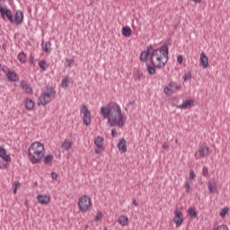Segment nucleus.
I'll return each instance as SVG.
<instances>
[{"label": "nucleus", "instance_id": "ea45409f", "mask_svg": "<svg viewBox=\"0 0 230 230\" xmlns=\"http://www.w3.org/2000/svg\"><path fill=\"white\" fill-rule=\"evenodd\" d=\"M183 80L184 82H188L189 80H191V72L184 74Z\"/></svg>", "mask_w": 230, "mask_h": 230}, {"label": "nucleus", "instance_id": "7ed1b4c3", "mask_svg": "<svg viewBox=\"0 0 230 230\" xmlns=\"http://www.w3.org/2000/svg\"><path fill=\"white\" fill-rule=\"evenodd\" d=\"M29 161L32 164H39L44 157V144L40 142L32 143L28 149Z\"/></svg>", "mask_w": 230, "mask_h": 230}, {"label": "nucleus", "instance_id": "0eeeda50", "mask_svg": "<svg viewBox=\"0 0 230 230\" xmlns=\"http://www.w3.org/2000/svg\"><path fill=\"white\" fill-rule=\"evenodd\" d=\"M80 112L83 114V124L85 127H89L91 125V111L89 108L85 106V104L81 105Z\"/></svg>", "mask_w": 230, "mask_h": 230}, {"label": "nucleus", "instance_id": "a18cd8bd", "mask_svg": "<svg viewBox=\"0 0 230 230\" xmlns=\"http://www.w3.org/2000/svg\"><path fill=\"white\" fill-rule=\"evenodd\" d=\"M29 63L33 66V64H35V58L33 57V55L30 56V59H29Z\"/></svg>", "mask_w": 230, "mask_h": 230}, {"label": "nucleus", "instance_id": "72a5a7b5", "mask_svg": "<svg viewBox=\"0 0 230 230\" xmlns=\"http://www.w3.org/2000/svg\"><path fill=\"white\" fill-rule=\"evenodd\" d=\"M227 211H229V208L225 207L221 209V211L219 212V216H221L222 218H224L226 217V215L227 214Z\"/></svg>", "mask_w": 230, "mask_h": 230}, {"label": "nucleus", "instance_id": "aec40b11", "mask_svg": "<svg viewBox=\"0 0 230 230\" xmlns=\"http://www.w3.org/2000/svg\"><path fill=\"white\" fill-rule=\"evenodd\" d=\"M174 84L173 82H171L167 86L164 88V94H171L175 93V89L173 87Z\"/></svg>", "mask_w": 230, "mask_h": 230}, {"label": "nucleus", "instance_id": "8fccbe9b", "mask_svg": "<svg viewBox=\"0 0 230 230\" xmlns=\"http://www.w3.org/2000/svg\"><path fill=\"white\" fill-rule=\"evenodd\" d=\"M0 71H3V73H5V75H6V73H8L6 71V66H0Z\"/></svg>", "mask_w": 230, "mask_h": 230}, {"label": "nucleus", "instance_id": "4c0bfd02", "mask_svg": "<svg viewBox=\"0 0 230 230\" xmlns=\"http://www.w3.org/2000/svg\"><path fill=\"white\" fill-rule=\"evenodd\" d=\"M195 179H197V174H195V172H193L192 170L190 171L189 180L195 181Z\"/></svg>", "mask_w": 230, "mask_h": 230}, {"label": "nucleus", "instance_id": "4468645a", "mask_svg": "<svg viewBox=\"0 0 230 230\" xmlns=\"http://www.w3.org/2000/svg\"><path fill=\"white\" fill-rule=\"evenodd\" d=\"M20 86L27 94H33V89L30 86L28 82L24 80L21 81Z\"/></svg>", "mask_w": 230, "mask_h": 230}, {"label": "nucleus", "instance_id": "f3484780", "mask_svg": "<svg viewBox=\"0 0 230 230\" xmlns=\"http://www.w3.org/2000/svg\"><path fill=\"white\" fill-rule=\"evenodd\" d=\"M6 76L9 82H17L19 80V75H17V74L12 70H9L6 73Z\"/></svg>", "mask_w": 230, "mask_h": 230}, {"label": "nucleus", "instance_id": "603ef678", "mask_svg": "<svg viewBox=\"0 0 230 230\" xmlns=\"http://www.w3.org/2000/svg\"><path fill=\"white\" fill-rule=\"evenodd\" d=\"M192 1H194V3H198V4L202 3V0H192Z\"/></svg>", "mask_w": 230, "mask_h": 230}, {"label": "nucleus", "instance_id": "473e14b6", "mask_svg": "<svg viewBox=\"0 0 230 230\" xmlns=\"http://www.w3.org/2000/svg\"><path fill=\"white\" fill-rule=\"evenodd\" d=\"M134 78L135 80H141V78H143V72H141V70H137Z\"/></svg>", "mask_w": 230, "mask_h": 230}, {"label": "nucleus", "instance_id": "c9c22d12", "mask_svg": "<svg viewBox=\"0 0 230 230\" xmlns=\"http://www.w3.org/2000/svg\"><path fill=\"white\" fill-rule=\"evenodd\" d=\"M73 64H75V59L66 58L65 61L66 67H71V66H73Z\"/></svg>", "mask_w": 230, "mask_h": 230}, {"label": "nucleus", "instance_id": "7c9ffc66", "mask_svg": "<svg viewBox=\"0 0 230 230\" xmlns=\"http://www.w3.org/2000/svg\"><path fill=\"white\" fill-rule=\"evenodd\" d=\"M53 161V155H48L43 158L44 164H49Z\"/></svg>", "mask_w": 230, "mask_h": 230}, {"label": "nucleus", "instance_id": "393cba45", "mask_svg": "<svg viewBox=\"0 0 230 230\" xmlns=\"http://www.w3.org/2000/svg\"><path fill=\"white\" fill-rule=\"evenodd\" d=\"M121 33L123 37H130V35H132V29L128 26H125L122 28Z\"/></svg>", "mask_w": 230, "mask_h": 230}, {"label": "nucleus", "instance_id": "e433bc0d", "mask_svg": "<svg viewBox=\"0 0 230 230\" xmlns=\"http://www.w3.org/2000/svg\"><path fill=\"white\" fill-rule=\"evenodd\" d=\"M202 175L203 177H208L209 175V170L208 169V166L204 165L202 168Z\"/></svg>", "mask_w": 230, "mask_h": 230}, {"label": "nucleus", "instance_id": "412c9836", "mask_svg": "<svg viewBox=\"0 0 230 230\" xmlns=\"http://www.w3.org/2000/svg\"><path fill=\"white\" fill-rule=\"evenodd\" d=\"M118 148L119 152H123L124 154L127 152V140H125V138L120 139L118 144Z\"/></svg>", "mask_w": 230, "mask_h": 230}, {"label": "nucleus", "instance_id": "2eb2a0df", "mask_svg": "<svg viewBox=\"0 0 230 230\" xmlns=\"http://www.w3.org/2000/svg\"><path fill=\"white\" fill-rule=\"evenodd\" d=\"M150 51H154V47L152 45L147 47L146 51H143L140 54V61L141 62H146V60H148V56L150 55Z\"/></svg>", "mask_w": 230, "mask_h": 230}, {"label": "nucleus", "instance_id": "423d86ee", "mask_svg": "<svg viewBox=\"0 0 230 230\" xmlns=\"http://www.w3.org/2000/svg\"><path fill=\"white\" fill-rule=\"evenodd\" d=\"M8 163H12V157L6 153V149L0 146V170H6Z\"/></svg>", "mask_w": 230, "mask_h": 230}, {"label": "nucleus", "instance_id": "864d4df0", "mask_svg": "<svg viewBox=\"0 0 230 230\" xmlns=\"http://www.w3.org/2000/svg\"><path fill=\"white\" fill-rule=\"evenodd\" d=\"M13 193H14V194L17 193V187H14V188H13Z\"/></svg>", "mask_w": 230, "mask_h": 230}, {"label": "nucleus", "instance_id": "3c124183", "mask_svg": "<svg viewBox=\"0 0 230 230\" xmlns=\"http://www.w3.org/2000/svg\"><path fill=\"white\" fill-rule=\"evenodd\" d=\"M169 147H170V146H168V144H166V143L163 144V148H164V150H168Z\"/></svg>", "mask_w": 230, "mask_h": 230}, {"label": "nucleus", "instance_id": "b1692460", "mask_svg": "<svg viewBox=\"0 0 230 230\" xmlns=\"http://www.w3.org/2000/svg\"><path fill=\"white\" fill-rule=\"evenodd\" d=\"M118 223L122 226V227H125L128 226V217L127 216H120L118 218Z\"/></svg>", "mask_w": 230, "mask_h": 230}, {"label": "nucleus", "instance_id": "09e8293b", "mask_svg": "<svg viewBox=\"0 0 230 230\" xmlns=\"http://www.w3.org/2000/svg\"><path fill=\"white\" fill-rule=\"evenodd\" d=\"M132 204L136 207L139 206V202L136 199H132Z\"/></svg>", "mask_w": 230, "mask_h": 230}, {"label": "nucleus", "instance_id": "4be33fe9", "mask_svg": "<svg viewBox=\"0 0 230 230\" xmlns=\"http://www.w3.org/2000/svg\"><path fill=\"white\" fill-rule=\"evenodd\" d=\"M41 48L45 53H51V41H47V42L42 41Z\"/></svg>", "mask_w": 230, "mask_h": 230}, {"label": "nucleus", "instance_id": "1a4fd4ad", "mask_svg": "<svg viewBox=\"0 0 230 230\" xmlns=\"http://www.w3.org/2000/svg\"><path fill=\"white\" fill-rule=\"evenodd\" d=\"M0 13H1V17L2 19H4V21H9V22H11L13 24V14L12 13V10L6 8V7H3L0 6Z\"/></svg>", "mask_w": 230, "mask_h": 230}, {"label": "nucleus", "instance_id": "bb28decb", "mask_svg": "<svg viewBox=\"0 0 230 230\" xmlns=\"http://www.w3.org/2000/svg\"><path fill=\"white\" fill-rule=\"evenodd\" d=\"M180 102L181 99L177 96L172 97L171 100L172 105H173V107H176L177 109H179V107L181 106V104H179Z\"/></svg>", "mask_w": 230, "mask_h": 230}, {"label": "nucleus", "instance_id": "f257e3e1", "mask_svg": "<svg viewBox=\"0 0 230 230\" xmlns=\"http://www.w3.org/2000/svg\"><path fill=\"white\" fill-rule=\"evenodd\" d=\"M100 114L102 118L107 119L111 127L123 128L127 123V116L121 112V107L119 104H108L102 106Z\"/></svg>", "mask_w": 230, "mask_h": 230}, {"label": "nucleus", "instance_id": "6e6552de", "mask_svg": "<svg viewBox=\"0 0 230 230\" xmlns=\"http://www.w3.org/2000/svg\"><path fill=\"white\" fill-rule=\"evenodd\" d=\"M209 155V147L206 144L199 146V150L195 153V159H203V157H208Z\"/></svg>", "mask_w": 230, "mask_h": 230}, {"label": "nucleus", "instance_id": "f704fd0d", "mask_svg": "<svg viewBox=\"0 0 230 230\" xmlns=\"http://www.w3.org/2000/svg\"><path fill=\"white\" fill-rule=\"evenodd\" d=\"M39 66L40 67V69H42V71H46V68L48 67V66L46 65V60H40L39 62Z\"/></svg>", "mask_w": 230, "mask_h": 230}, {"label": "nucleus", "instance_id": "4d7b16f0", "mask_svg": "<svg viewBox=\"0 0 230 230\" xmlns=\"http://www.w3.org/2000/svg\"><path fill=\"white\" fill-rule=\"evenodd\" d=\"M9 1H13V0H9Z\"/></svg>", "mask_w": 230, "mask_h": 230}, {"label": "nucleus", "instance_id": "2f4dec72", "mask_svg": "<svg viewBox=\"0 0 230 230\" xmlns=\"http://www.w3.org/2000/svg\"><path fill=\"white\" fill-rule=\"evenodd\" d=\"M188 215H189V217L197 218V211H195V208H189Z\"/></svg>", "mask_w": 230, "mask_h": 230}, {"label": "nucleus", "instance_id": "20e7f679", "mask_svg": "<svg viewBox=\"0 0 230 230\" xmlns=\"http://www.w3.org/2000/svg\"><path fill=\"white\" fill-rule=\"evenodd\" d=\"M57 92L53 87H48L47 92H42L39 97L38 105H48L51 102V96H54Z\"/></svg>", "mask_w": 230, "mask_h": 230}, {"label": "nucleus", "instance_id": "a211bd4d", "mask_svg": "<svg viewBox=\"0 0 230 230\" xmlns=\"http://www.w3.org/2000/svg\"><path fill=\"white\" fill-rule=\"evenodd\" d=\"M23 103L25 105V109L27 111H31L32 109H34L35 107V102H33V100L30 99V98H26L23 101Z\"/></svg>", "mask_w": 230, "mask_h": 230}, {"label": "nucleus", "instance_id": "de8ad7c7", "mask_svg": "<svg viewBox=\"0 0 230 230\" xmlns=\"http://www.w3.org/2000/svg\"><path fill=\"white\" fill-rule=\"evenodd\" d=\"M177 62H178L179 64H182V55H179V56L177 57Z\"/></svg>", "mask_w": 230, "mask_h": 230}, {"label": "nucleus", "instance_id": "39448f33", "mask_svg": "<svg viewBox=\"0 0 230 230\" xmlns=\"http://www.w3.org/2000/svg\"><path fill=\"white\" fill-rule=\"evenodd\" d=\"M77 206L82 213H87L93 208V201L88 196H82L78 199Z\"/></svg>", "mask_w": 230, "mask_h": 230}, {"label": "nucleus", "instance_id": "ddd939ff", "mask_svg": "<svg viewBox=\"0 0 230 230\" xmlns=\"http://www.w3.org/2000/svg\"><path fill=\"white\" fill-rule=\"evenodd\" d=\"M37 200L40 204H43V206H48L51 202V198L48 195L39 194L37 196Z\"/></svg>", "mask_w": 230, "mask_h": 230}, {"label": "nucleus", "instance_id": "6ab92c4d", "mask_svg": "<svg viewBox=\"0 0 230 230\" xmlns=\"http://www.w3.org/2000/svg\"><path fill=\"white\" fill-rule=\"evenodd\" d=\"M208 56H206V54H204V52H202L200 54V58H199V62L201 64V66L206 69V67H208V66H209V62H208Z\"/></svg>", "mask_w": 230, "mask_h": 230}, {"label": "nucleus", "instance_id": "a19ab883", "mask_svg": "<svg viewBox=\"0 0 230 230\" xmlns=\"http://www.w3.org/2000/svg\"><path fill=\"white\" fill-rule=\"evenodd\" d=\"M102 212H97L96 216H95V218H94V221L95 222H100V220H102Z\"/></svg>", "mask_w": 230, "mask_h": 230}, {"label": "nucleus", "instance_id": "c85d7f7f", "mask_svg": "<svg viewBox=\"0 0 230 230\" xmlns=\"http://www.w3.org/2000/svg\"><path fill=\"white\" fill-rule=\"evenodd\" d=\"M69 84V76H66L61 81L62 89H67V85Z\"/></svg>", "mask_w": 230, "mask_h": 230}, {"label": "nucleus", "instance_id": "9b49d317", "mask_svg": "<svg viewBox=\"0 0 230 230\" xmlns=\"http://www.w3.org/2000/svg\"><path fill=\"white\" fill-rule=\"evenodd\" d=\"M103 137H97L94 139V145L95 146H97V148H95V154H102V152H103Z\"/></svg>", "mask_w": 230, "mask_h": 230}, {"label": "nucleus", "instance_id": "49530a36", "mask_svg": "<svg viewBox=\"0 0 230 230\" xmlns=\"http://www.w3.org/2000/svg\"><path fill=\"white\" fill-rule=\"evenodd\" d=\"M112 137H116L118 136V130L116 128L111 129Z\"/></svg>", "mask_w": 230, "mask_h": 230}, {"label": "nucleus", "instance_id": "9d476101", "mask_svg": "<svg viewBox=\"0 0 230 230\" xmlns=\"http://www.w3.org/2000/svg\"><path fill=\"white\" fill-rule=\"evenodd\" d=\"M173 222L175 223L176 227H181V226H182V222H184V217L179 208L174 210Z\"/></svg>", "mask_w": 230, "mask_h": 230}, {"label": "nucleus", "instance_id": "5fc2aeb1", "mask_svg": "<svg viewBox=\"0 0 230 230\" xmlns=\"http://www.w3.org/2000/svg\"><path fill=\"white\" fill-rule=\"evenodd\" d=\"M129 104L132 105V102H129Z\"/></svg>", "mask_w": 230, "mask_h": 230}, {"label": "nucleus", "instance_id": "37998d69", "mask_svg": "<svg viewBox=\"0 0 230 230\" xmlns=\"http://www.w3.org/2000/svg\"><path fill=\"white\" fill-rule=\"evenodd\" d=\"M50 177H51L52 181H57V179H58V174L55 172H52L50 174Z\"/></svg>", "mask_w": 230, "mask_h": 230}, {"label": "nucleus", "instance_id": "79ce46f5", "mask_svg": "<svg viewBox=\"0 0 230 230\" xmlns=\"http://www.w3.org/2000/svg\"><path fill=\"white\" fill-rule=\"evenodd\" d=\"M214 230H229V228L226 225H221L217 226Z\"/></svg>", "mask_w": 230, "mask_h": 230}, {"label": "nucleus", "instance_id": "c756f323", "mask_svg": "<svg viewBox=\"0 0 230 230\" xmlns=\"http://www.w3.org/2000/svg\"><path fill=\"white\" fill-rule=\"evenodd\" d=\"M155 67L156 66H152L151 65H146V71L148 75H155Z\"/></svg>", "mask_w": 230, "mask_h": 230}, {"label": "nucleus", "instance_id": "cd10ccee", "mask_svg": "<svg viewBox=\"0 0 230 230\" xmlns=\"http://www.w3.org/2000/svg\"><path fill=\"white\" fill-rule=\"evenodd\" d=\"M73 146V144H71V142L67 139H66L63 143H62V148H64V150H71V147Z\"/></svg>", "mask_w": 230, "mask_h": 230}, {"label": "nucleus", "instance_id": "dca6fc26", "mask_svg": "<svg viewBox=\"0 0 230 230\" xmlns=\"http://www.w3.org/2000/svg\"><path fill=\"white\" fill-rule=\"evenodd\" d=\"M23 20H24V14L22 13V11H16L14 14L13 22L19 25L22 22Z\"/></svg>", "mask_w": 230, "mask_h": 230}, {"label": "nucleus", "instance_id": "f03ea898", "mask_svg": "<svg viewBox=\"0 0 230 230\" xmlns=\"http://www.w3.org/2000/svg\"><path fill=\"white\" fill-rule=\"evenodd\" d=\"M151 64L154 67L161 69L166 66L168 62V45H163L160 49L150 51Z\"/></svg>", "mask_w": 230, "mask_h": 230}, {"label": "nucleus", "instance_id": "5701e85b", "mask_svg": "<svg viewBox=\"0 0 230 230\" xmlns=\"http://www.w3.org/2000/svg\"><path fill=\"white\" fill-rule=\"evenodd\" d=\"M208 191L210 193L217 192V182L215 181V180L208 181Z\"/></svg>", "mask_w": 230, "mask_h": 230}, {"label": "nucleus", "instance_id": "a878e982", "mask_svg": "<svg viewBox=\"0 0 230 230\" xmlns=\"http://www.w3.org/2000/svg\"><path fill=\"white\" fill-rule=\"evenodd\" d=\"M17 58L21 64H26V54L24 52H20Z\"/></svg>", "mask_w": 230, "mask_h": 230}, {"label": "nucleus", "instance_id": "f8f14e48", "mask_svg": "<svg viewBox=\"0 0 230 230\" xmlns=\"http://www.w3.org/2000/svg\"><path fill=\"white\" fill-rule=\"evenodd\" d=\"M191 107H195V100L193 99H188L183 101L180 106H178V109H191Z\"/></svg>", "mask_w": 230, "mask_h": 230}, {"label": "nucleus", "instance_id": "6e6d98bb", "mask_svg": "<svg viewBox=\"0 0 230 230\" xmlns=\"http://www.w3.org/2000/svg\"><path fill=\"white\" fill-rule=\"evenodd\" d=\"M17 184H19V183H16V186H17Z\"/></svg>", "mask_w": 230, "mask_h": 230}, {"label": "nucleus", "instance_id": "c03bdc74", "mask_svg": "<svg viewBox=\"0 0 230 230\" xmlns=\"http://www.w3.org/2000/svg\"><path fill=\"white\" fill-rule=\"evenodd\" d=\"M172 87L176 90V91H181V84H177L176 82H172Z\"/></svg>", "mask_w": 230, "mask_h": 230}, {"label": "nucleus", "instance_id": "58836bf2", "mask_svg": "<svg viewBox=\"0 0 230 230\" xmlns=\"http://www.w3.org/2000/svg\"><path fill=\"white\" fill-rule=\"evenodd\" d=\"M184 188L186 189L185 193H190V190H191V185H190L189 181H185Z\"/></svg>", "mask_w": 230, "mask_h": 230}]
</instances>
